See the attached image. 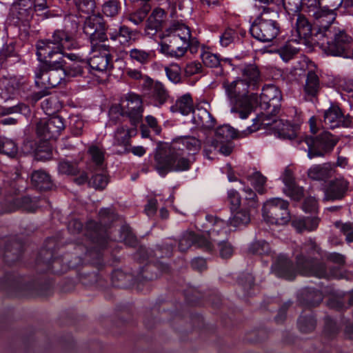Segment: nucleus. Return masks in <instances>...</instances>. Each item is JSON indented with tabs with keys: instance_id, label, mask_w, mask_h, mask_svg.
I'll use <instances>...</instances> for the list:
<instances>
[{
	"instance_id": "27",
	"label": "nucleus",
	"mask_w": 353,
	"mask_h": 353,
	"mask_svg": "<svg viewBox=\"0 0 353 353\" xmlns=\"http://www.w3.org/2000/svg\"><path fill=\"white\" fill-rule=\"evenodd\" d=\"M334 170L330 163L316 165L307 170V176L312 181H326L332 177Z\"/></svg>"
},
{
	"instance_id": "24",
	"label": "nucleus",
	"mask_w": 353,
	"mask_h": 353,
	"mask_svg": "<svg viewBox=\"0 0 353 353\" xmlns=\"http://www.w3.org/2000/svg\"><path fill=\"white\" fill-rule=\"evenodd\" d=\"M261 99L265 105V108L272 107V116L277 114L280 110L282 94L281 91L275 86H270L261 94Z\"/></svg>"
},
{
	"instance_id": "53",
	"label": "nucleus",
	"mask_w": 353,
	"mask_h": 353,
	"mask_svg": "<svg viewBox=\"0 0 353 353\" xmlns=\"http://www.w3.org/2000/svg\"><path fill=\"white\" fill-rule=\"evenodd\" d=\"M88 152L91 156L92 161L96 167L95 169L99 170H103L105 169V166L103 165V152L96 145H92L90 147Z\"/></svg>"
},
{
	"instance_id": "32",
	"label": "nucleus",
	"mask_w": 353,
	"mask_h": 353,
	"mask_svg": "<svg viewBox=\"0 0 353 353\" xmlns=\"http://www.w3.org/2000/svg\"><path fill=\"white\" fill-rule=\"evenodd\" d=\"M185 41H188L191 37V32L188 26L179 22L172 23L169 28L165 29L163 36L175 37Z\"/></svg>"
},
{
	"instance_id": "29",
	"label": "nucleus",
	"mask_w": 353,
	"mask_h": 353,
	"mask_svg": "<svg viewBox=\"0 0 353 353\" xmlns=\"http://www.w3.org/2000/svg\"><path fill=\"white\" fill-rule=\"evenodd\" d=\"M31 184L39 191L50 190L54 184L50 176L44 170H34L31 174Z\"/></svg>"
},
{
	"instance_id": "56",
	"label": "nucleus",
	"mask_w": 353,
	"mask_h": 353,
	"mask_svg": "<svg viewBox=\"0 0 353 353\" xmlns=\"http://www.w3.org/2000/svg\"><path fill=\"white\" fill-rule=\"evenodd\" d=\"M8 58H14V61L19 60L13 43L4 45L0 50V64H3Z\"/></svg>"
},
{
	"instance_id": "60",
	"label": "nucleus",
	"mask_w": 353,
	"mask_h": 353,
	"mask_svg": "<svg viewBox=\"0 0 353 353\" xmlns=\"http://www.w3.org/2000/svg\"><path fill=\"white\" fill-rule=\"evenodd\" d=\"M285 10L289 14H299L303 7L302 0H282Z\"/></svg>"
},
{
	"instance_id": "42",
	"label": "nucleus",
	"mask_w": 353,
	"mask_h": 353,
	"mask_svg": "<svg viewBox=\"0 0 353 353\" xmlns=\"http://www.w3.org/2000/svg\"><path fill=\"white\" fill-rule=\"evenodd\" d=\"M34 157L37 161H46L52 157V146L48 141H41L38 143Z\"/></svg>"
},
{
	"instance_id": "63",
	"label": "nucleus",
	"mask_w": 353,
	"mask_h": 353,
	"mask_svg": "<svg viewBox=\"0 0 353 353\" xmlns=\"http://www.w3.org/2000/svg\"><path fill=\"white\" fill-rule=\"evenodd\" d=\"M250 221V216L246 210L237 211L230 219V224L233 226H238L241 224H248Z\"/></svg>"
},
{
	"instance_id": "10",
	"label": "nucleus",
	"mask_w": 353,
	"mask_h": 353,
	"mask_svg": "<svg viewBox=\"0 0 353 353\" xmlns=\"http://www.w3.org/2000/svg\"><path fill=\"white\" fill-rule=\"evenodd\" d=\"M34 11V3L32 0H18L11 8L10 14L14 24L19 28L22 26L24 31H28Z\"/></svg>"
},
{
	"instance_id": "18",
	"label": "nucleus",
	"mask_w": 353,
	"mask_h": 353,
	"mask_svg": "<svg viewBox=\"0 0 353 353\" xmlns=\"http://www.w3.org/2000/svg\"><path fill=\"white\" fill-rule=\"evenodd\" d=\"M270 115H264L263 114H259L256 119H254L255 124L261 122V125L271 127L275 131H277L280 137L292 139L295 137L294 132L291 130V126L288 122H283L281 119H273L272 122H266L270 120Z\"/></svg>"
},
{
	"instance_id": "37",
	"label": "nucleus",
	"mask_w": 353,
	"mask_h": 353,
	"mask_svg": "<svg viewBox=\"0 0 353 353\" xmlns=\"http://www.w3.org/2000/svg\"><path fill=\"white\" fill-rule=\"evenodd\" d=\"M84 68H86V65L83 61H73L70 63L65 61V65L61 68V70L64 74L65 78H74L82 76Z\"/></svg>"
},
{
	"instance_id": "22",
	"label": "nucleus",
	"mask_w": 353,
	"mask_h": 353,
	"mask_svg": "<svg viewBox=\"0 0 353 353\" xmlns=\"http://www.w3.org/2000/svg\"><path fill=\"white\" fill-rule=\"evenodd\" d=\"M170 266L160 261L150 260L141 270L140 275L145 281H153L158 279L162 274L170 273Z\"/></svg>"
},
{
	"instance_id": "38",
	"label": "nucleus",
	"mask_w": 353,
	"mask_h": 353,
	"mask_svg": "<svg viewBox=\"0 0 353 353\" xmlns=\"http://www.w3.org/2000/svg\"><path fill=\"white\" fill-rule=\"evenodd\" d=\"M171 144H176L180 148H186L193 153L198 152L201 147V141L194 137H183L174 139Z\"/></svg>"
},
{
	"instance_id": "26",
	"label": "nucleus",
	"mask_w": 353,
	"mask_h": 353,
	"mask_svg": "<svg viewBox=\"0 0 353 353\" xmlns=\"http://www.w3.org/2000/svg\"><path fill=\"white\" fill-rule=\"evenodd\" d=\"M206 219L212 225V228L208 232L210 239L213 241H221L227 236V222L212 215L206 216Z\"/></svg>"
},
{
	"instance_id": "46",
	"label": "nucleus",
	"mask_w": 353,
	"mask_h": 353,
	"mask_svg": "<svg viewBox=\"0 0 353 353\" xmlns=\"http://www.w3.org/2000/svg\"><path fill=\"white\" fill-rule=\"evenodd\" d=\"M17 90V82L14 79L1 78L0 79V94L6 100L10 98Z\"/></svg>"
},
{
	"instance_id": "1",
	"label": "nucleus",
	"mask_w": 353,
	"mask_h": 353,
	"mask_svg": "<svg viewBox=\"0 0 353 353\" xmlns=\"http://www.w3.org/2000/svg\"><path fill=\"white\" fill-rule=\"evenodd\" d=\"M154 169L162 176L169 172H183L190 169L192 162L184 157L183 148L176 144H161L156 150Z\"/></svg>"
},
{
	"instance_id": "57",
	"label": "nucleus",
	"mask_w": 353,
	"mask_h": 353,
	"mask_svg": "<svg viewBox=\"0 0 353 353\" xmlns=\"http://www.w3.org/2000/svg\"><path fill=\"white\" fill-rule=\"evenodd\" d=\"M36 133L37 136L43 139V141H48L54 139L51 137L50 129L48 128L46 119H41L36 123Z\"/></svg>"
},
{
	"instance_id": "13",
	"label": "nucleus",
	"mask_w": 353,
	"mask_h": 353,
	"mask_svg": "<svg viewBox=\"0 0 353 353\" xmlns=\"http://www.w3.org/2000/svg\"><path fill=\"white\" fill-rule=\"evenodd\" d=\"M54 252L51 248H42L36 260V268L39 272H52L54 274H61L63 270L59 268L61 260L53 258Z\"/></svg>"
},
{
	"instance_id": "48",
	"label": "nucleus",
	"mask_w": 353,
	"mask_h": 353,
	"mask_svg": "<svg viewBox=\"0 0 353 353\" xmlns=\"http://www.w3.org/2000/svg\"><path fill=\"white\" fill-rule=\"evenodd\" d=\"M47 124L50 129L51 137L57 139L61 134V131L65 128L63 119L60 116L56 115L47 119Z\"/></svg>"
},
{
	"instance_id": "49",
	"label": "nucleus",
	"mask_w": 353,
	"mask_h": 353,
	"mask_svg": "<svg viewBox=\"0 0 353 353\" xmlns=\"http://www.w3.org/2000/svg\"><path fill=\"white\" fill-rule=\"evenodd\" d=\"M151 10V6L148 2L140 3L139 8L134 12L129 14V20L138 25L147 17Z\"/></svg>"
},
{
	"instance_id": "8",
	"label": "nucleus",
	"mask_w": 353,
	"mask_h": 353,
	"mask_svg": "<svg viewBox=\"0 0 353 353\" xmlns=\"http://www.w3.org/2000/svg\"><path fill=\"white\" fill-rule=\"evenodd\" d=\"M108 25L100 14L90 15L84 21L83 32L89 37L91 43L94 45L98 42L108 40Z\"/></svg>"
},
{
	"instance_id": "59",
	"label": "nucleus",
	"mask_w": 353,
	"mask_h": 353,
	"mask_svg": "<svg viewBox=\"0 0 353 353\" xmlns=\"http://www.w3.org/2000/svg\"><path fill=\"white\" fill-rule=\"evenodd\" d=\"M58 169L60 173L65 174L76 175L79 172L77 163L65 160L59 162Z\"/></svg>"
},
{
	"instance_id": "52",
	"label": "nucleus",
	"mask_w": 353,
	"mask_h": 353,
	"mask_svg": "<svg viewBox=\"0 0 353 353\" xmlns=\"http://www.w3.org/2000/svg\"><path fill=\"white\" fill-rule=\"evenodd\" d=\"M110 58L108 54H99L90 58L89 65L95 70H106L109 65Z\"/></svg>"
},
{
	"instance_id": "25",
	"label": "nucleus",
	"mask_w": 353,
	"mask_h": 353,
	"mask_svg": "<svg viewBox=\"0 0 353 353\" xmlns=\"http://www.w3.org/2000/svg\"><path fill=\"white\" fill-rule=\"evenodd\" d=\"M23 252V245L21 241L17 240L8 241L5 244L3 260L8 265H12L20 260Z\"/></svg>"
},
{
	"instance_id": "23",
	"label": "nucleus",
	"mask_w": 353,
	"mask_h": 353,
	"mask_svg": "<svg viewBox=\"0 0 353 353\" xmlns=\"http://www.w3.org/2000/svg\"><path fill=\"white\" fill-rule=\"evenodd\" d=\"M296 30L301 39L314 43V35L317 31L315 24L312 25L307 18L303 14H297Z\"/></svg>"
},
{
	"instance_id": "9",
	"label": "nucleus",
	"mask_w": 353,
	"mask_h": 353,
	"mask_svg": "<svg viewBox=\"0 0 353 353\" xmlns=\"http://www.w3.org/2000/svg\"><path fill=\"white\" fill-rule=\"evenodd\" d=\"M37 57L40 62L39 67L41 70L46 71L49 68L61 69L65 63V52H63L58 47L49 48L44 46L37 49Z\"/></svg>"
},
{
	"instance_id": "43",
	"label": "nucleus",
	"mask_w": 353,
	"mask_h": 353,
	"mask_svg": "<svg viewBox=\"0 0 353 353\" xmlns=\"http://www.w3.org/2000/svg\"><path fill=\"white\" fill-rule=\"evenodd\" d=\"M172 108H174L183 114H188L190 112L193 113V111L195 110H194L192 98L190 94H185L181 97Z\"/></svg>"
},
{
	"instance_id": "51",
	"label": "nucleus",
	"mask_w": 353,
	"mask_h": 353,
	"mask_svg": "<svg viewBox=\"0 0 353 353\" xmlns=\"http://www.w3.org/2000/svg\"><path fill=\"white\" fill-rule=\"evenodd\" d=\"M169 95L164 86L159 82L154 83L152 90V98L159 105L164 104L168 100Z\"/></svg>"
},
{
	"instance_id": "19",
	"label": "nucleus",
	"mask_w": 353,
	"mask_h": 353,
	"mask_svg": "<svg viewBox=\"0 0 353 353\" xmlns=\"http://www.w3.org/2000/svg\"><path fill=\"white\" fill-rule=\"evenodd\" d=\"M324 122L330 128L339 127L348 128L352 121L349 115L344 116L340 108L332 104L330 108L324 112Z\"/></svg>"
},
{
	"instance_id": "36",
	"label": "nucleus",
	"mask_w": 353,
	"mask_h": 353,
	"mask_svg": "<svg viewBox=\"0 0 353 353\" xmlns=\"http://www.w3.org/2000/svg\"><path fill=\"white\" fill-rule=\"evenodd\" d=\"M320 90L319 79L314 71H309L307 74L304 91L307 97H316Z\"/></svg>"
},
{
	"instance_id": "7",
	"label": "nucleus",
	"mask_w": 353,
	"mask_h": 353,
	"mask_svg": "<svg viewBox=\"0 0 353 353\" xmlns=\"http://www.w3.org/2000/svg\"><path fill=\"white\" fill-rule=\"evenodd\" d=\"M336 141L327 131H324L315 138L305 137L299 143H305L308 147V157H323L330 152L336 144Z\"/></svg>"
},
{
	"instance_id": "55",
	"label": "nucleus",
	"mask_w": 353,
	"mask_h": 353,
	"mask_svg": "<svg viewBox=\"0 0 353 353\" xmlns=\"http://www.w3.org/2000/svg\"><path fill=\"white\" fill-rule=\"evenodd\" d=\"M339 332V327L330 316H327L324 318L323 334L329 338H334Z\"/></svg>"
},
{
	"instance_id": "3",
	"label": "nucleus",
	"mask_w": 353,
	"mask_h": 353,
	"mask_svg": "<svg viewBox=\"0 0 353 353\" xmlns=\"http://www.w3.org/2000/svg\"><path fill=\"white\" fill-rule=\"evenodd\" d=\"M316 254H320L316 243L312 239L305 241L296 257V270L302 275L325 279L328 276L326 265L314 257Z\"/></svg>"
},
{
	"instance_id": "14",
	"label": "nucleus",
	"mask_w": 353,
	"mask_h": 353,
	"mask_svg": "<svg viewBox=\"0 0 353 353\" xmlns=\"http://www.w3.org/2000/svg\"><path fill=\"white\" fill-rule=\"evenodd\" d=\"M37 208V201L28 196L10 197L0 205V214L10 213L18 210L34 212Z\"/></svg>"
},
{
	"instance_id": "58",
	"label": "nucleus",
	"mask_w": 353,
	"mask_h": 353,
	"mask_svg": "<svg viewBox=\"0 0 353 353\" xmlns=\"http://www.w3.org/2000/svg\"><path fill=\"white\" fill-rule=\"evenodd\" d=\"M130 57L141 64H145L149 62L151 58V54L143 50L133 48L129 52Z\"/></svg>"
},
{
	"instance_id": "21",
	"label": "nucleus",
	"mask_w": 353,
	"mask_h": 353,
	"mask_svg": "<svg viewBox=\"0 0 353 353\" xmlns=\"http://www.w3.org/2000/svg\"><path fill=\"white\" fill-rule=\"evenodd\" d=\"M348 183L343 179L331 180L324 187V201L342 199L347 190Z\"/></svg>"
},
{
	"instance_id": "28",
	"label": "nucleus",
	"mask_w": 353,
	"mask_h": 353,
	"mask_svg": "<svg viewBox=\"0 0 353 353\" xmlns=\"http://www.w3.org/2000/svg\"><path fill=\"white\" fill-rule=\"evenodd\" d=\"M192 121L198 127L204 129H212L216 125V119L206 109L197 107L193 111Z\"/></svg>"
},
{
	"instance_id": "47",
	"label": "nucleus",
	"mask_w": 353,
	"mask_h": 353,
	"mask_svg": "<svg viewBox=\"0 0 353 353\" xmlns=\"http://www.w3.org/2000/svg\"><path fill=\"white\" fill-rule=\"evenodd\" d=\"M201 59L203 63L205 65L210 68H219L221 67L220 72L219 74L220 75L223 74V70L222 69L221 62H230V60L228 59H219V58L214 54H212L210 52H204L201 54Z\"/></svg>"
},
{
	"instance_id": "5",
	"label": "nucleus",
	"mask_w": 353,
	"mask_h": 353,
	"mask_svg": "<svg viewBox=\"0 0 353 353\" xmlns=\"http://www.w3.org/2000/svg\"><path fill=\"white\" fill-rule=\"evenodd\" d=\"M279 13L268 8L263 9L260 17L252 24L250 32L256 39L261 42H270L276 37L279 32L277 22Z\"/></svg>"
},
{
	"instance_id": "16",
	"label": "nucleus",
	"mask_w": 353,
	"mask_h": 353,
	"mask_svg": "<svg viewBox=\"0 0 353 353\" xmlns=\"http://www.w3.org/2000/svg\"><path fill=\"white\" fill-rule=\"evenodd\" d=\"M334 11L327 8H321L319 12L314 13L312 17L314 19V24L317 30L314 39L319 38L318 35L324 34L325 30L336 28L333 26L336 16Z\"/></svg>"
},
{
	"instance_id": "39",
	"label": "nucleus",
	"mask_w": 353,
	"mask_h": 353,
	"mask_svg": "<svg viewBox=\"0 0 353 353\" xmlns=\"http://www.w3.org/2000/svg\"><path fill=\"white\" fill-rule=\"evenodd\" d=\"M111 280L114 287L126 288L132 285L133 276L132 274H126L121 270H117L112 273Z\"/></svg>"
},
{
	"instance_id": "30",
	"label": "nucleus",
	"mask_w": 353,
	"mask_h": 353,
	"mask_svg": "<svg viewBox=\"0 0 353 353\" xmlns=\"http://www.w3.org/2000/svg\"><path fill=\"white\" fill-rule=\"evenodd\" d=\"M241 74L243 76V79H241V80H245L252 90L257 89L258 85L262 79L259 69L256 64L246 65L242 68Z\"/></svg>"
},
{
	"instance_id": "54",
	"label": "nucleus",
	"mask_w": 353,
	"mask_h": 353,
	"mask_svg": "<svg viewBox=\"0 0 353 353\" xmlns=\"http://www.w3.org/2000/svg\"><path fill=\"white\" fill-rule=\"evenodd\" d=\"M298 52L299 50L294 48L290 41L286 42L285 45L277 50L281 57L286 62L293 59Z\"/></svg>"
},
{
	"instance_id": "45",
	"label": "nucleus",
	"mask_w": 353,
	"mask_h": 353,
	"mask_svg": "<svg viewBox=\"0 0 353 353\" xmlns=\"http://www.w3.org/2000/svg\"><path fill=\"white\" fill-rule=\"evenodd\" d=\"M65 37V32L62 30H57L54 32L50 39L39 40L37 43V49H40V46H44L49 48H55L60 47L63 38Z\"/></svg>"
},
{
	"instance_id": "20",
	"label": "nucleus",
	"mask_w": 353,
	"mask_h": 353,
	"mask_svg": "<svg viewBox=\"0 0 353 353\" xmlns=\"http://www.w3.org/2000/svg\"><path fill=\"white\" fill-rule=\"evenodd\" d=\"M272 271L279 277L287 280H293L296 275L292 261L283 254L276 257L272 265Z\"/></svg>"
},
{
	"instance_id": "15",
	"label": "nucleus",
	"mask_w": 353,
	"mask_h": 353,
	"mask_svg": "<svg viewBox=\"0 0 353 353\" xmlns=\"http://www.w3.org/2000/svg\"><path fill=\"white\" fill-rule=\"evenodd\" d=\"M121 100L126 117L130 118L132 125H136L142 118V99L137 94H129Z\"/></svg>"
},
{
	"instance_id": "2",
	"label": "nucleus",
	"mask_w": 353,
	"mask_h": 353,
	"mask_svg": "<svg viewBox=\"0 0 353 353\" xmlns=\"http://www.w3.org/2000/svg\"><path fill=\"white\" fill-rule=\"evenodd\" d=\"M222 86L230 102L234 103L232 112L238 113L241 119H246L253 110L251 101L256 100L257 94H249V85L241 79L232 82L225 79Z\"/></svg>"
},
{
	"instance_id": "41",
	"label": "nucleus",
	"mask_w": 353,
	"mask_h": 353,
	"mask_svg": "<svg viewBox=\"0 0 353 353\" xmlns=\"http://www.w3.org/2000/svg\"><path fill=\"white\" fill-rule=\"evenodd\" d=\"M165 16V12L163 9H154L147 20V28L157 31L162 29Z\"/></svg>"
},
{
	"instance_id": "17",
	"label": "nucleus",
	"mask_w": 353,
	"mask_h": 353,
	"mask_svg": "<svg viewBox=\"0 0 353 353\" xmlns=\"http://www.w3.org/2000/svg\"><path fill=\"white\" fill-rule=\"evenodd\" d=\"M165 41L161 43V52L172 57L180 58L183 57L188 49V41L177 37H168L163 36Z\"/></svg>"
},
{
	"instance_id": "40",
	"label": "nucleus",
	"mask_w": 353,
	"mask_h": 353,
	"mask_svg": "<svg viewBox=\"0 0 353 353\" xmlns=\"http://www.w3.org/2000/svg\"><path fill=\"white\" fill-rule=\"evenodd\" d=\"M30 114L29 106L23 103L13 104L11 106H3L0 108V116L6 117L14 114L17 117L19 114L27 116Z\"/></svg>"
},
{
	"instance_id": "50",
	"label": "nucleus",
	"mask_w": 353,
	"mask_h": 353,
	"mask_svg": "<svg viewBox=\"0 0 353 353\" xmlns=\"http://www.w3.org/2000/svg\"><path fill=\"white\" fill-rule=\"evenodd\" d=\"M215 135L219 141L228 142L236 137V132L231 126L223 125L216 130Z\"/></svg>"
},
{
	"instance_id": "34",
	"label": "nucleus",
	"mask_w": 353,
	"mask_h": 353,
	"mask_svg": "<svg viewBox=\"0 0 353 353\" xmlns=\"http://www.w3.org/2000/svg\"><path fill=\"white\" fill-rule=\"evenodd\" d=\"M323 295L321 291L314 289H305L301 296V303L310 307L318 306L323 301Z\"/></svg>"
},
{
	"instance_id": "12",
	"label": "nucleus",
	"mask_w": 353,
	"mask_h": 353,
	"mask_svg": "<svg viewBox=\"0 0 353 353\" xmlns=\"http://www.w3.org/2000/svg\"><path fill=\"white\" fill-rule=\"evenodd\" d=\"M37 86H44L49 89L55 88L60 85L62 82L65 84L64 74L61 69L49 68L46 71L41 70V67H38L34 71Z\"/></svg>"
},
{
	"instance_id": "61",
	"label": "nucleus",
	"mask_w": 353,
	"mask_h": 353,
	"mask_svg": "<svg viewBox=\"0 0 353 353\" xmlns=\"http://www.w3.org/2000/svg\"><path fill=\"white\" fill-rule=\"evenodd\" d=\"M285 194L294 201H300L304 196V189L296 183L283 189Z\"/></svg>"
},
{
	"instance_id": "11",
	"label": "nucleus",
	"mask_w": 353,
	"mask_h": 353,
	"mask_svg": "<svg viewBox=\"0 0 353 353\" xmlns=\"http://www.w3.org/2000/svg\"><path fill=\"white\" fill-rule=\"evenodd\" d=\"M87 228L91 230L89 235L93 243L96 244V247H94V250H87L85 254L90 257L96 255L97 261L95 263L101 264L102 255L98 251L103 250L107 247L108 238L105 232L101 230V225L93 221L88 222Z\"/></svg>"
},
{
	"instance_id": "33",
	"label": "nucleus",
	"mask_w": 353,
	"mask_h": 353,
	"mask_svg": "<svg viewBox=\"0 0 353 353\" xmlns=\"http://www.w3.org/2000/svg\"><path fill=\"white\" fill-rule=\"evenodd\" d=\"M109 35L112 40L118 39L121 44L126 45L136 40L137 32L123 25L119 27L118 32H109Z\"/></svg>"
},
{
	"instance_id": "31",
	"label": "nucleus",
	"mask_w": 353,
	"mask_h": 353,
	"mask_svg": "<svg viewBox=\"0 0 353 353\" xmlns=\"http://www.w3.org/2000/svg\"><path fill=\"white\" fill-rule=\"evenodd\" d=\"M174 248L173 243H163L161 245H157L154 249L150 250L149 252L148 250L141 249L140 250L141 254H145L146 259L159 261V259L165 257H170L172 255V250Z\"/></svg>"
},
{
	"instance_id": "64",
	"label": "nucleus",
	"mask_w": 353,
	"mask_h": 353,
	"mask_svg": "<svg viewBox=\"0 0 353 353\" xmlns=\"http://www.w3.org/2000/svg\"><path fill=\"white\" fill-rule=\"evenodd\" d=\"M121 8L120 2L117 0H109L103 5V12L109 17L118 14Z\"/></svg>"
},
{
	"instance_id": "35",
	"label": "nucleus",
	"mask_w": 353,
	"mask_h": 353,
	"mask_svg": "<svg viewBox=\"0 0 353 353\" xmlns=\"http://www.w3.org/2000/svg\"><path fill=\"white\" fill-rule=\"evenodd\" d=\"M319 223V219L316 216L295 219L292 222V225L299 232L304 230L312 231L318 227Z\"/></svg>"
},
{
	"instance_id": "6",
	"label": "nucleus",
	"mask_w": 353,
	"mask_h": 353,
	"mask_svg": "<svg viewBox=\"0 0 353 353\" xmlns=\"http://www.w3.org/2000/svg\"><path fill=\"white\" fill-rule=\"evenodd\" d=\"M289 202L281 198L267 201L263 207L262 214L265 222L284 225L291 219Z\"/></svg>"
},
{
	"instance_id": "44",
	"label": "nucleus",
	"mask_w": 353,
	"mask_h": 353,
	"mask_svg": "<svg viewBox=\"0 0 353 353\" xmlns=\"http://www.w3.org/2000/svg\"><path fill=\"white\" fill-rule=\"evenodd\" d=\"M297 325L302 333H310L316 329V319L312 314L301 315L298 319Z\"/></svg>"
},
{
	"instance_id": "62",
	"label": "nucleus",
	"mask_w": 353,
	"mask_h": 353,
	"mask_svg": "<svg viewBox=\"0 0 353 353\" xmlns=\"http://www.w3.org/2000/svg\"><path fill=\"white\" fill-rule=\"evenodd\" d=\"M249 252L253 254H267L270 252V247L268 243L265 241L254 242L249 248Z\"/></svg>"
},
{
	"instance_id": "4",
	"label": "nucleus",
	"mask_w": 353,
	"mask_h": 353,
	"mask_svg": "<svg viewBox=\"0 0 353 353\" xmlns=\"http://www.w3.org/2000/svg\"><path fill=\"white\" fill-rule=\"evenodd\" d=\"M314 43L325 48V52L330 55L353 57L348 50L350 49L352 39L344 30L336 27L325 30L324 34L318 35Z\"/></svg>"
}]
</instances>
